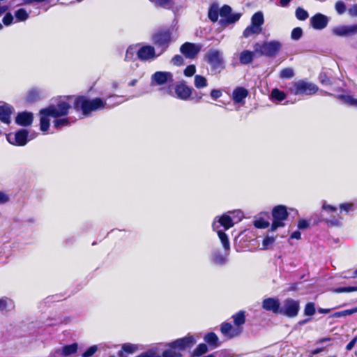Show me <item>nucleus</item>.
I'll return each mask as SVG.
<instances>
[{
  "label": "nucleus",
  "mask_w": 357,
  "mask_h": 357,
  "mask_svg": "<svg viewBox=\"0 0 357 357\" xmlns=\"http://www.w3.org/2000/svg\"><path fill=\"white\" fill-rule=\"evenodd\" d=\"M70 108L71 105L69 102L60 100L57 102L56 105L52 104L47 107L41 109L39 111L40 130L47 132L49 130L50 125V116L56 119L53 123L54 127L57 130L70 126V122L68 118H58L66 116Z\"/></svg>",
  "instance_id": "1"
},
{
  "label": "nucleus",
  "mask_w": 357,
  "mask_h": 357,
  "mask_svg": "<svg viewBox=\"0 0 357 357\" xmlns=\"http://www.w3.org/2000/svg\"><path fill=\"white\" fill-rule=\"evenodd\" d=\"M196 342L195 336L188 335L168 343V348L163 351L162 356L155 349H150L136 357H183V352L190 349Z\"/></svg>",
  "instance_id": "2"
},
{
  "label": "nucleus",
  "mask_w": 357,
  "mask_h": 357,
  "mask_svg": "<svg viewBox=\"0 0 357 357\" xmlns=\"http://www.w3.org/2000/svg\"><path fill=\"white\" fill-rule=\"evenodd\" d=\"M106 102L100 98L89 99L84 96H78L73 102L75 110H81L84 116L89 115L92 112L105 108Z\"/></svg>",
  "instance_id": "3"
},
{
  "label": "nucleus",
  "mask_w": 357,
  "mask_h": 357,
  "mask_svg": "<svg viewBox=\"0 0 357 357\" xmlns=\"http://www.w3.org/2000/svg\"><path fill=\"white\" fill-rule=\"evenodd\" d=\"M281 47L282 45L278 40L256 43L253 47L254 51L258 56H266L271 58L275 57L280 51Z\"/></svg>",
  "instance_id": "4"
},
{
  "label": "nucleus",
  "mask_w": 357,
  "mask_h": 357,
  "mask_svg": "<svg viewBox=\"0 0 357 357\" xmlns=\"http://www.w3.org/2000/svg\"><path fill=\"white\" fill-rule=\"evenodd\" d=\"M272 223L268 231H273L278 228L285 227V221L288 219L289 213L287 207L284 205L275 206L271 211Z\"/></svg>",
  "instance_id": "5"
},
{
  "label": "nucleus",
  "mask_w": 357,
  "mask_h": 357,
  "mask_svg": "<svg viewBox=\"0 0 357 357\" xmlns=\"http://www.w3.org/2000/svg\"><path fill=\"white\" fill-rule=\"evenodd\" d=\"M153 44L159 49L160 53L165 52L172 41V29H160L152 36Z\"/></svg>",
  "instance_id": "6"
},
{
  "label": "nucleus",
  "mask_w": 357,
  "mask_h": 357,
  "mask_svg": "<svg viewBox=\"0 0 357 357\" xmlns=\"http://www.w3.org/2000/svg\"><path fill=\"white\" fill-rule=\"evenodd\" d=\"M318 90L317 85L304 80L292 82L288 87L289 92L295 96H311L315 94Z\"/></svg>",
  "instance_id": "7"
},
{
  "label": "nucleus",
  "mask_w": 357,
  "mask_h": 357,
  "mask_svg": "<svg viewBox=\"0 0 357 357\" xmlns=\"http://www.w3.org/2000/svg\"><path fill=\"white\" fill-rule=\"evenodd\" d=\"M204 59L210 65L213 73H219L225 68L222 54L217 50H209L205 54Z\"/></svg>",
  "instance_id": "8"
},
{
  "label": "nucleus",
  "mask_w": 357,
  "mask_h": 357,
  "mask_svg": "<svg viewBox=\"0 0 357 357\" xmlns=\"http://www.w3.org/2000/svg\"><path fill=\"white\" fill-rule=\"evenodd\" d=\"M220 15L222 17L219 23L222 26H227L231 24H234L239 20L241 17V14L231 13V8L229 5H224L219 9Z\"/></svg>",
  "instance_id": "9"
},
{
  "label": "nucleus",
  "mask_w": 357,
  "mask_h": 357,
  "mask_svg": "<svg viewBox=\"0 0 357 357\" xmlns=\"http://www.w3.org/2000/svg\"><path fill=\"white\" fill-rule=\"evenodd\" d=\"M29 131L26 129H20L14 135L9 133L6 136L8 142L14 146H23L28 142Z\"/></svg>",
  "instance_id": "10"
},
{
  "label": "nucleus",
  "mask_w": 357,
  "mask_h": 357,
  "mask_svg": "<svg viewBox=\"0 0 357 357\" xmlns=\"http://www.w3.org/2000/svg\"><path fill=\"white\" fill-rule=\"evenodd\" d=\"M202 45L190 42L181 45L180 52L188 59H194L202 50Z\"/></svg>",
  "instance_id": "11"
},
{
  "label": "nucleus",
  "mask_w": 357,
  "mask_h": 357,
  "mask_svg": "<svg viewBox=\"0 0 357 357\" xmlns=\"http://www.w3.org/2000/svg\"><path fill=\"white\" fill-rule=\"evenodd\" d=\"M151 83L155 85L161 86L167 82H172L173 75L168 71H157L151 75Z\"/></svg>",
  "instance_id": "12"
},
{
  "label": "nucleus",
  "mask_w": 357,
  "mask_h": 357,
  "mask_svg": "<svg viewBox=\"0 0 357 357\" xmlns=\"http://www.w3.org/2000/svg\"><path fill=\"white\" fill-rule=\"evenodd\" d=\"M174 91L176 97L183 100L189 99L192 94V89L187 86L184 82H178L174 86Z\"/></svg>",
  "instance_id": "13"
},
{
  "label": "nucleus",
  "mask_w": 357,
  "mask_h": 357,
  "mask_svg": "<svg viewBox=\"0 0 357 357\" xmlns=\"http://www.w3.org/2000/svg\"><path fill=\"white\" fill-rule=\"evenodd\" d=\"M332 33L340 37L352 36L357 33V24L337 26L333 28Z\"/></svg>",
  "instance_id": "14"
},
{
  "label": "nucleus",
  "mask_w": 357,
  "mask_h": 357,
  "mask_svg": "<svg viewBox=\"0 0 357 357\" xmlns=\"http://www.w3.org/2000/svg\"><path fill=\"white\" fill-rule=\"evenodd\" d=\"M328 17L321 13H316L310 18V24L316 30H322L328 24Z\"/></svg>",
  "instance_id": "15"
},
{
  "label": "nucleus",
  "mask_w": 357,
  "mask_h": 357,
  "mask_svg": "<svg viewBox=\"0 0 357 357\" xmlns=\"http://www.w3.org/2000/svg\"><path fill=\"white\" fill-rule=\"evenodd\" d=\"M137 56L140 61H144L153 59L157 56L155 49L151 45H144L140 47L137 52Z\"/></svg>",
  "instance_id": "16"
},
{
  "label": "nucleus",
  "mask_w": 357,
  "mask_h": 357,
  "mask_svg": "<svg viewBox=\"0 0 357 357\" xmlns=\"http://www.w3.org/2000/svg\"><path fill=\"white\" fill-rule=\"evenodd\" d=\"M33 114L31 112H19L15 117V123L23 127H28L33 123Z\"/></svg>",
  "instance_id": "17"
},
{
  "label": "nucleus",
  "mask_w": 357,
  "mask_h": 357,
  "mask_svg": "<svg viewBox=\"0 0 357 357\" xmlns=\"http://www.w3.org/2000/svg\"><path fill=\"white\" fill-rule=\"evenodd\" d=\"M262 307L266 311L280 312V303L278 298H267L263 301Z\"/></svg>",
  "instance_id": "18"
},
{
  "label": "nucleus",
  "mask_w": 357,
  "mask_h": 357,
  "mask_svg": "<svg viewBox=\"0 0 357 357\" xmlns=\"http://www.w3.org/2000/svg\"><path fill=\"white\" fill-rule=\"evenodd\" d=\"M220 331L222 333L228 337L232 338L238 336L242 332V328L232 326L229 323H223L221 326Z\"/></svg>",
  "instance_id": "19"
},
{
  "label": "nucleus",
  "mask_w": 357,
  "mask_h": 357,
  "mask_svg": "<svg viewBox=\"0 0 357 357\" xmlns=\"http://www.w3.org/2000/svg\"><path fill=\"white\" fill-rule=\"evenodd\" d=\"M300 305L298 301L288 298L283 301L280 312H298Z\"/></svg>",
  "instance_id": "20"
},
{
  "label": "nucleus",
  "mask_w": 357,
  "mask_h": 357,
  "mask_svg": "<svg viewBox=\"0 0 357 357\" xmlns=\"http://www.w3.org/2000/svg\"><path fill=\"white\" fill-rule=\"evenodd\" d=\"M311 220H312L314 225H317L321 222H324L327 225V226L329 227H339L342 225V222H341L342 218H336L334 217L331 219H328V218H323L321 217H318L316 215L315 217H312L311 218Z\"/></svg>",
  "instance_id": "21"
},
{
  "label": "nucleus",
  "mask_w": 357,
  "mask_h": 357,
  "mask_svg": "<svg viewBox=\"0 0 357 357\" xmlns=\"http://www.w3.org/2000/svg\"><path fill=\"white\" fill-rule=\"evenodd\" d=\"M249 91L243 86L236 87L232 92V100L235 103L244 102V99L248 97Z\"/></svg>",
  "instance_id": "22"
},
{
  "label": "nucleus",
  "mask_w": 357,
  "mask_h": 357,
  "mask_svg": "<svg viewBox=\"0 0 357 357\" xmlns=\"http://www.w3.org/2000/svg\"><path fill=\"white\" fill-rule=\"evenodd\" d=\"M77 350V344L74 343L69 345L63 347L61 349L56 350L52 354V357H57L58 355L63 356H70L75 354Z\"/></svg>",
  "instance_id": "23"
},
{
  "label": "nucleus",
  "mask_w": 357,
  "mask_h": 357,
  "mask_svg": "<svg viewBox=\"0 0 357 357\" xmlns=\"http://www.w3.org/2000/svg\"><path fill=\"white\" fill-rule=\"evenodd\" d=\"M13 108L7 104L0 105V121L6 124L10 123Z\"/></svg>",
  "instance_id": "24"
},
{
  "label": "nucleus",
  "mask_w": 357,
  "mask_h": 357,
  "mask_svg": "<svg viewBox=\"0 0 357 357\" xmlns=\"http://www.w3.org/2000/svg\"><path fill=\"white\" fill-rule=\"evenodd\" d=\"M138 347L135 344H124L122 345V350L118 353L119 357H127L126 354H132L137 351Z\"/></svg>",
  "instance_id": "25"
},
{
  "label": "nucleus",
  "mask_w": 357,
  "mask_h": 357,
  "mask_svg": "<svg viewBox=\"0 0 357 357\" xmlns=\"http://www.w3.org/2000/svg\"><path fill=\"white\" fill-rule=\"evenodd\" d=\"M40 99V92L38 89H32L29 90L25 96V101L27 103H33Z\"/></svg>",
  "instance_id": "26"
},
{
  "label": "nucleus",
  "mask_w": 357,
  "mask_h": 357,
  "mask_svg": "<svg viewBox=\"0 0 357 357\" xmlns=\"http://www.w3.org/2000/svg\"><path fill=\"white\" fill-rule=\"evenodd\" d=\"M218 222L224 227L225 230L231 228L234 225L232 218L226 214H223L219 217Z\"/></svg>",
  "instance_id": "27"
},
{
  "label": "nucleus",
  "mask_w": 357,
  "mask_h": 357,
  "mask_svg": "<svg viewBox=\"0 0 357 357\" xmlns=\"http://www.w3.org/2000/svg\"><path fill=\"white\" fill-rule=\"evenodd\" d=\"M255 53V52L243 50L239 57L241 63L245 65L250 63L254 59Z\"/></svg>",
  "instance_id": "28"
},
{
  "label": "nucleus",
  "mask_w": 357,
  "mask_h": 357,
  "mask_svg": "<svg viewBox=\"0 0 357 357\" xmlns=\"http://www.w3.org/2000/svg\"><path fill=\"white\" fill-rule=\"evenodd\" d=\"M220 11L218 4L213 3L208 8V17L212 22H216L218 20Z\"/></svg>",
  "instance_id": "29"
},
{
  "label": "nucleus",
  "mask_w": 357,
  "mask_h": 357,
  "mask_svg": "<svg viewBox=\"0 0 357 357\" xmlns=\"http://www.w3.org/2000/svg\"><path fill=\"white\" fill-rule=\"evenodd\" d=\"M216 231L225 250L226 252L229 251L230 243L227 234L222 230H217Z\"/></svg>",
  "instance_id": "30"
},
{
  "label": "nucleus",
  "mask_w": 357,
  "mask_h": 357,
  "mask_svg": "<svg viewBox=\"0 0 357 357\" xmlns=\"http://www.w3.org/2000/svg\"><path fill=\"white\" fill-rule=\"evenodd\" d=\"M213 261L215 264L223 265L227 261L226 256H224L219 250H215L212 252Z\"/></svg>",
  "instance_id": "31"
},
{
  "label": "nucleus",
  "mask_w": 357,
  "mask_h": 357,
  "mask_svg": "<svg viewBox=\"0 0 357 357\" xmlns=\"http://www.w3.org/2000/svg\"><path fill=\"white\" fill-rule=\"evenodd\" d=\"M336 98L344 104L357 107V99L354 98L352 96L341 94L336 96Z\"/></svg>",
  "instance_id": "32"
},
{
  "label": "nucleus",
  "mask_w": 357,
  "mask_h": 357,
  "mask_svg": "<svg viewBox=\"0 0 357 357\" xmlns=\"http://www.w3.org/2000/svg\"><path fill=\"white\" fill-rule=\"evenodd\" d=\"M204 340L209 345L216 348L220 346L219 339L214 333H209L204 337Z\"/></svg>",
  "instance_id": "33"
},
{
  "label": "nucleus",
  "mask_w": 357,
  "mask_h": 357,
  "mask_svg": "<svg viewBox=\"0 0 357 357\" xmlns=\"http://www.w3.org/2000/svg\"><path fill=\"white\" fill-rule=\"evenodd\" d=\"M14 307L13 301L7 297L0 298V311L11 310Z\"/></svg>",
  "instance_id": "34"
},
{
  "label": "nucleus",
  "mask_w": 357,
  "mask_h": 357,
  "mask_svg": "<svg viewBox=\"0 0 357 357\" xmlns=\"http://www.w3.org/2000/svg\"><path fill=\"white\" fill-rule=\"evenodd\" d=\"M194 84L197 89H202L208 86V81L204 76L196 75L195 76Z\"/></svg>",
  "instance_id": "35"
},
{
  "label": "nucleus",
  "mask_w": 357,
  "mask_h": 357,
  "mask_svg": "<svg viewBox=\"0 0 357 357\" xmlns=\"http://www.w3.org/2000/svg\"><path fill=\"white\" fill-rule=\"evenodd\" d=\"M261 31V27L257 26L256 25H254L251 23L250 26L245 28V29L243 31V34L244 37L248 38L252 34L260 33Z\"/></svg>",
  "instance_id": "36"
},
{
  "label": "nucleus",
  "mask_w": 357,
  "mask_h": 357,
  "mask_svg": "<svg viewBox=\"0 0 357 357\" xmlns=\"http://www.w3.org/2000/svg\"><path fill=\"white\" fill-rule=\"evenodd\" d=\"M264 15L261 12L255 13L251 18V23L257 26L261 27V26L264 24Z\"/></svg>",
  "instance_id": "37"
},
{
  "label": "nucleus",
  "mask_w": 357,
  "mask_h": 357,
  "mask_svg": "<svg viewBox=\"0 0 357 357\" xmlns=\"http://www.w3.org/2000/svg\"><path fill=\"white\" fill-rule=\"evenodd\" d=\"M271 96L273 99L278 102L284 100L287 97L286 93L278 89H273L271 91Z\"/></svg>",
  "instance_id": "38"
},
{
  "label": "nucleus",
  "mask_w": 357,
  "mask_h": 357,
  "mask_svg": "<svg viewBox=\"0 0 357 357\" xmlns=\"http://www.w3.org/2000/svg\"><path fill=\"white\" fill-rule=\"evenodd\" d=\"M15 16L17 22H23L28 19L29 14L24 8H19L15 13Z\"/></svg>",
  "instance_id": "39"
},
{
  "label": "nucleus",
  "mask_w": 357,
  "mask_h": 357,
  "mask_svg": "<svg viewBox=\"0 0 357 357\" xmlns=\"http://www.w3.org/2000/svg\"><path fill=\"white\" fill-rule=\"evenodd\" d=\"M232 318L236 327L241 328L245 321L244 314H235Z\"/></svg>",
  "instance_id": "40"
},
{
  "label": "nucleus",
  "mask_w": 357,
  "mask_h": 357,
  "mask_svg": "<svg viewBox=\"0 0 357 357\" xmlns=\"http://www.w3.org/2000/svg\"><path fill=\"white\" fill-rule=\"evenodd\" d=\"M208 351V347L205 344H199L193 351L192 356H199Z\"/></svg>",
  "instance_id": "41"
},
{
  "label": "nucleus",
  "mask_w": 357,
  "mask_h": 357,
  "mask_svg": "<svg viewBox=\"0 0 357 357\" xmlns=\"http://www.w3.org/2000/svg\"><path fill=\"white\" fill-rule=\"evenodd\" d=\"M296 17L299 20H305L308 17V13L305 9L298 7L296 10Z\"/></svg>",
  "instance_id": "42"
},
{
  "label": "nucleus",
  "mask_w": 357,
  "mask_h": 357,
  "mask_svg": "<svg viewBox=\"0 0 357 357\" xmlns=\"http://www.w3.org/2000/svg\"><path fill=\"white\" fill-rule=\"evenodd\" d=\"M294 75V70L291 68H285L281 70L280 77L283 79H290Z\"/></svg>",
  "instance_id": "43"
},
{
  "label": "nucleus",
  "mask_w": 357,
  "mask_h": 357,
  "mask_svg": "<svg viewBox=\"0 0 357 357\" xmlns=\"http://www.w3.org/2000/svg\"><path fill=\"white\" fill-rule=\"evenodd\" d=\"M269 225V222L262 218H260L254 221V226L258 229H266L268 228Z\"/></svg>",
  "instance_id": "44"
},
{
  "label": "nucleus",
  "mask_w": 357,
  "mask_h": 357,
  "mask_svg": "<svg viewBox=\"0 0 357 357\" xmlns=\"http://www.w3.org/2000/svg\"><path fill=\"white\" fill-rule=\"evenodd\" d=\"M335 8L336 12L339 15L344 14L346 12V10H347V7H346L345 3H344V1H342L341 0L337 1L335 3Z\"/></svg>",
  "instance_id": "45"
},
{
  "label": "nucleus",
  "mask_w": 357,
  "mask_h": 357,
  "mask_svg": "<svg viewBox=\"0 0 357 357\" xmlns=\"http://www.w3.org/2000/svg\"><path fill=\"white\" fill-rule=\"evenodd\" d=\"M276 238V236H266L262 241V250L268 249V246L273 244Z\"/></svg>",
  "instance_id": "46"
},
{
  "label": "nucleus",
  "mask_w": 357,
  "mask_h": 357,
  "mask_svg": "<svg viewBox=\"0 0 357 357\" xmlns=\"http://www.w3.org/2000/svg\"><path fill=\"white\" fill-rule=\"evenodd\" d=\"M303 36V30L301 27H296L293 29L291 33V38L293 40H298Z\"/></svg>",
  "instance_id": "47"
},
{
  "label": "nucleus",
  "mask_w": 357,
  "mask_h": 357,
  "mask_svg": "<svg viewBox=\"0 0 357 357\" xmlns=\"http://www.w3.org/2000/svg\"><path fill=\"white\" fill-rule=\"evenodd\" d=\"M354 208V204L353 203H343L340 205V211H344L346 213H349L353 211Z\"/></svg>",
  "instance_id": "48"
},
{
  "label": "nucleus",
  "mask_w": 357,
  "mask_h": 357,
  "mask_svg": "<svg viewBox=\"0 0 357 357\" xmlns=\"http://www.w3.org/2000/svg\"><path fill=\"white\" fill-rule=\"evenodd\" d=\"M196 72V67L195 65L188 66L183 71L184 75L186 77H192Z\"/></svg>",
  "instance_id": "49"
},
{
  "label": "nucleus",
  "mask_w": 357,
  "mask_h": 357,
  "mask_svg": "<svg viewBox=\"0 0 357 357\" xmlns=\"http://www.w3.org/2000/svg\"><path fill=\"white\" fill-rule=\"evenodd\" d=\"M319 82L323 85L327 86V85H331L332 84L330 78L327 76V75L325 73H321L319 74Z\"/></svg>",
  "instance_id": "50"
},
{
  "label": "nucleus",
  "mask_w": 357,
  "mask_h": 357,
  "mask_svg": "<svg viewBox=\"0 0 357 357\" xmlns=\"http://www.w3.org/2000/svg\"><path fill=\"white\" fill-rule=\"evenodd\" d=\"M151 2L155 3L158 6L166 7L173 3V0H149Z\"/></svg>",
  "instance_id": "51"
},
{
  "label": "nucleus",
  "mask_w": 357,
  "mask_h": 357,
  "mask_svg": "<svg viewBox=\"0 0 357 357\" xmlns=\"http://www.w3.org/2000/svg\"><path fill=\"white\" fill-rule=\"evenodd\" d=\"M322 209L328 213H337V208L335 206L328 204L326 202L323 204Z\"/></svg>",
  "instance_id": "52"
},
{
  "label": "nucleus",
  "mask_w": 357,
  "mask_h": 357,
  "mask_svg": "<svg viewBox=\"0 0 357 357\" xmlns=\"http://www.w3.org/2000/svg\"><path fill=\"white\" fill-rule=\"evenodd\" d=\"M172 63L176 66H181L184 64V60L181 55L176 54L172 59Z\"/></svg>",
  "instance_id": "53"
},
{
  "label": "nucleus",
  "mask_w": 357,
  "mask_h": 357,
  "mask_svg": "<svg viewBox=\"0 0 357 357\" xmlns=\"http://www.w3.org/2000/svg\"><path fill=\"white\" fill-rule=\"evenodd\" d=\"M98 350V347L96 345H93L90 347L87 350L83 353L82 357H91Z\"/></svg>",
  "instance_id": "54"
},
{
  "label": "nucleus",
  "mask_w": 357,
  "mask_h": 357,
  "mask_svg": "<svg viewBox=\"0 0 357 357\" xmlns=\"http://www.w3.org/2000/svg\"><path fill=\"white\" fill-rule=\"evenodd\" d=\"M2 22L4 25L9 26L13 22V16L10 13H7L3 17Z\"/></svg>",
  "instance_id": "55"
},
{
  "label": "nucleus",
  "mask_w": 357,
  "mask_h": 357,
  "mask_svg": "<svg viewBox=\"0 0 357 357\" xmlns=\"http://www.w3.org/2000/svg\"><path fill=\"white\" fill-rule=\"evenodd\" d=\"M303 312H316L315 304L313 302L307 303Z\"/></svg>",
  "instance_id": "56"
},
{
  "label": "nucleus",
  "mask_w": 357,
  "mask_h": 357,
  "mask_svg": "<svg viewBox=\"0 0 357 357\" xmlns=\"http://www.w3.org/2000/svg\"><path fill=\"white\" fill-rule=\"evenodd\" d=\"M309 227V222L305 219H301L298 222V229H305Z\"/></svg>",
  "instance_id": "57"
},
{
  "label": "nucleus",
  "mask_w": 357,
  "mask_h": 357,
  "mask_svg": "<svg viewBox=\"0 0 357 357\" xmlns=\"http://www.w3.org/2000/svg\"><path fill=\"white\" fill-rule=\"evenodd\" d=\"M133 54H134L133 49L130 47H128L126 51V53L125 60L127 61H132L133 60Z\"/></svg>",
  "instance_id": "58"
},
{
  "label": "nucleus",
  "mask_w": 357,
  "mask_h": 357,
  "mask_svg": "<svg viewBox=\"0 0 357 357\" xmlns=\"http://www.w3.org/2000/svg\"><path fill=\"white\" fill-rule=\"evenodd\" d=\"M356 289V287H338L335 289L336 292L342 293V292H351Z\"/></svg>",
  "instance_id": "59"
},
{
  "label": "nucleus",
  "mask_w": 357,
  "mask_h": 357,
  "mask_svg": "<svg viewBox=\"0 0 357 357\" xmlns=\"http://www.w3.org/2000/svg\"><path fill=\"white\" fill-rule=\"evenodd\" d=\"M211 97L213 100H217L222 96V91L219 89H213L211 91Z\"/></svg>",
  "instance_id": "60"
},
{
  "label": "nucleus",
  "mask_w": 357,
  "mask_h": 357,
  "mask_svg": "<svg viewBox=\"0 0 357 357\" xmlns=\"http://www.w3.org/2000/svg\"><path fill=\"white\" fill-rule=\"evenodd\" d=\"M348 13L351 17L357 16V4L353 5L348 10Z\"/></svg>",
  "instance_id": "61"
},
{
  "label": "nucleus",
  "mask_w": 357,
  "mask_h": 357,
  "mask_svg": "<svg viewBox=\"0 0 357 357\" xmlns=\"http://www.w3.org/2000/svg\"><path fill=\"white\" fill-rule=\"evenodd\" d=\"M204 96V94L202 93L195 92L194 93H192L190 97L192 100H196L197 101H199L202 99Z\"/></svg>",
  "instance_id": "62"
},
{
  "label": "nucleus",
  "mask_w": 357,
  "mask_h": 357,
  "mask_svg": "<svg viewBox=\"0 0 357 357\" xmlns=\"http://www.w3.org/2000/svg\"><path fill=\"white\" fill-rule=\"evenodd\" d=\"M357 341V337H354L347 345L346 349L347 351H351L355 346Z\"/></svg>",
  "instance_id": "63"
},
{
  "label": "nucleus",
  "mask_w": 357,
  "mask_h": 357,
  "mask_svg": "<svg viewBox=\"0 0 357 357\" xmlns=\"http://www.w3.org/2000/svg\"><path fill=\"white\" fill-rule=\"evenodd\" d=\"M9 201V197L3 192H0V204H5Z\"/></svg>",
  "instance_id": "64"
}]
</instances>
